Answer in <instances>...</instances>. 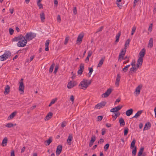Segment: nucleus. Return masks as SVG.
<instances>
[{"instance_id": "nucleus-8", "label": "nucleus", "mask_w": 156, "mask_h": 156, "mask_svg": "<svg viewBox=\"0 0 156 156\" xmlns=\"http://www.w3.org/2000/svg\"><path fill=\"white\" fill-rule=\"evenodd\" d=\"M112 91V90L111 88H109L105 93L103 94L102 95V97L103 98L107 97L111 93Z\"/></svg>"}, {"instance_id": "nucleus-56", "label": "nucleus", "mask_w": 156, "mask_h": 156, "mask_svg": "<svg viewBox=\"0 0 156 156\" xmlns=\"http://www.w3.org/2000/svg\"><path fill=\"white\" fill-rule=\"evenodd\" d=\"M73 13L75 15H76L77 13V9L76 7H74L73 9Z\"/></svg>"}, {"instance_id": "nucleus-11", "label": "nucleus", "mask_w": 156, "mask_h": 156, "mask_svg": "<svg viewBox=\"0 0 156 156\" xmlns=\"http://www.w3.org/2000/svg\"><path fill=\"white\" fill-rule=\"evenodd\" d=\"M126 51V49H125L124 48L122 50V51L119 55V60H120V61L122 60V59H121L122 57L124 56L125 54Z\"/></svg>"}, {"instance_id": "nucleus-31", "label": "nucleus", "mask_w": 156, "mask_h": 156, "mask_svg": "<svg viewBox=\"0 0 156 156\" xmlns=\"http://www.w3.org/2000/svg\"><path fill=\"white\" fill-rule=\"evenodd\" d=\"M16 112H14L11 114L8 118V120H10L13 119L16 114Z\"/></svg>"}, {"instance_id": "nucleus-42", "label": "nucleus", "mask_w": 156, "mask_h": 156, "mask_svg": "<svg viewBox=\"0 0 156 156\" xmlns=\"http://www.w3.org/2000/svg\"><path fill=\"white\" fill-rule=\"evenodd\" d=\"M5 126L8 128H11L14 126V125L12 123H8L5 125Z\"/></svg>"}, {"instance_id": "nucleus-7", "label": "nucleus", "mask_w": 156, "mask_h": 156, "mask_svg": "<svg viewBox=\"0 0 156 156\" xmlns=\"http://www.w3.org/2000/svg\"><path fill=\"white\" fill-rule=\"evenodd\" d=\"M106 102L102 101L98 104L95 106L94 108L96 109H99L103 107L106 104Z\"/></svg>"}, {"instance_id": "nucleus-9", "label": "nucleus", "mask_w": 156, "mask_h": 156, "mask_svg": "<svg viewBox=\"0 0 156 156\" xmlns=\"http://www.w3.org/2000/svg\"><path fill=\"white\" fill-rule=\"evenodd\" d=\"M84 34L83 33H81L78 36L77 41L76 43L78 44L79 43L80 44L82 42V39L83 37Z\"/></svg>"}, {"instance_id": "nucleus-63", "label": "nucleus", "mask_w": 156, "mask_h": 156, "mask_svg": "<svg viewBox=\"0 0 156 156\" xmlns=\"http://www.w3.org/2000/svg\"><path fill=\"white\" fill-rule=\"evenodd\" d=\"M129 58V57L127 56H126L125 57H124V56H122V57L121 59H122H122L126 60L127 58L128 59Z\"/></svg>"}, {"instance_id": "nucleus-53", "label": "nucleus", "mask_w": 156, "mask_h": 156, "mask_svg": "<svg viewBox=\"0 0 156 156\" xmlns=\"http://www.w3.org/2000/svg\"><path fill=\"white\" fill-rule=\"evenodd\" d=\"M58 68V66H56L55 67V69L53 72L54 74H55L57 73Z\"/></svg>"}, {"instance_id": "nucleus-22", "label": "nucleus", "mask_w": 156, "mask_h": 156, "mask_svg": "<svg viewBox=\"0 0 156 156\" xmlns=\"http://www.w3.org/2000/svg\"><path fill=\"white\" fill-rule=\"evenodd\" d=\"M148 47L151 48L153 46V39L151 38L149 40V43L147 46Z\"/></svg>"}, {"instance_id": "nucleus-29", "label": "nucleus", "mask_w": 156, "mask_h": 156, "mask_svg": "<svg viewBox=\"0 0 156 156\" xmlns=\"http://www.w3.org/2000/svg\"><path fill=\"white\" fill-rule=\"evenodd\" d=\"M119 122L120 124V125L121 126H124L125 125V122L124 119L122 118H120L119 120Z\"/></svg>"}, {"instance_id": "nucleus-17", "label": "nucleus", "mask_w": 156, "mask_h": 156, "mask_svg": "<svg viewBox=\"0 0 156 156\" xmlns=\"http://www.w3.org/2000/svg\"><path fill=\"white\" fill-rule=\"evenodd\" d=\"M139 67H138L137 66H136V67L134 66L131 68L130 69V70L129 73V74H132L133 73H134L135 72H136L137 69L139 68Z\"/></svg>"}, {"instance_id": "nucleus-43", "label": "nucleus", "mask_w": 156, "mask_h": 156, "mask_svg": "<svg viewBox=\"0 0 156 156\" xmlns=\"http://www.w3.org/2000/svg\"><path fill=\"white\" fill-rule=\"evenodd\" d=\"M52 139L51 137H50L49 139L47 140L46 141V142H47L48 143V145H49L52 142Z\"/></svg>"}, {"instance_id": "nucleus-41", "label": "nucleus", "mask_w": 156, "mask_h": 156, "mask_svg": "<svg viewBox=\"0 0 156 156\" xmlns=\"http://www.w3.org/2000/svg\"><path fill=\"white\" fill-rule=\"evenodd\" d=\"M88 69L89 70V76L88 77H90V76L91 75V74L93 72V69L92 68H89Z\"/></svg>"}, {"instance_id": "nucleus-46", "label": "nucleus", "mask_w": 156, "mask_h": 156, "mask_svg": "<svg viewBox=\"0 0 156 156\" xmlns=\"http://www.w3.org/2000/svg\"><path fill=\"white\" fill-rule=\"evenodd\" d=\"M69 39V37L68 36H67L66 37V38L65 39V41L64 42V44L66 45L68 43V41Z\"/></svg>"}, {"instance_id": "nucleus-20", "label": "nucleus", "mask_w": 156, "mask_h": 156, "mask_svg": "<svg viewBox=\"0 0 156 156\" xmlns=\"http://www.w3.org/2000/svg\"><path fill=\"white\" fill-rule=\"evenodd\" d=\"M53 114L51 112H49L47 115L44 118L45 120H48L50 119L52 116Z\"/></svg>"}, {"instance_id": "nucleus-40", "label": "nucleus", "mask_w": 156, "mask_h": 156, "mask_svg": "<svg viewBox=\"0 0 156 156\" xmlns=\"http://www.w3.org/2000/svg\"><path fill=\"white\" fill-rule=\"evenodd\" d=\"M136 147H135L134 149L132 151V153L133 155L135 156L136 155Z\"/></svg>"}, {"instance_id": "nucleus-45", "label": "nucleus", "mask_w": 156, "mask_h": 156, "mask_svg": "<svg viewBox=\"0 0 156 156\" xmlns=\"http://www.w3.org/2000/svg\"><path fill=\"white\" fill-rule=\"evenodd\" d=\"M109 144H107L104 147V149L105 151H106L109 148Z\"/></svg>"}, {"instance_id": "nucleus-59", "label": "nucleus", "mask_w": 156, "mask_h": 156, "mask_svg": "<svg viewBox=\"0 0 156 156\" xmlns=\"http://www.w3.org/2000/svg\"><path fill=\"white\" fill-rule=\"evenodd\" d=\"M103 118V116H98V121H101L102 120Z\"/></svg>"}, {"instance_id": "nucleus-34", "label": "nucleus", "mask_w": 156, "mask_h": 156, "mask_svg": "<svg viewBox=\"0 0 156 156\" xmlns=\"http://www.w3.org/2000/svg\"><path fill=\"white\" fill-rule=\"evenodd\" d=\"M130 40L129 39H128L126 41L125 43V44L124 45L125 47L124 48V49H126L127 48V47L129 45V44L130 42Z\"/></svg>"}, {"instance_id": "nucleus-12", "label": "nucleus", "mask_w": 156, "mask_h": 156, "mask_svg": "<svg viewBox=\"0 0 156 156\" xmlns=\"http://www.w3.org/2000/svg\"><path fill=\"white\" fill-rule=\"evenodd\" d=\"M62 149V146L59 145L57 146L56 151V154L57 156L59 155L61 152Z\"/></svg>"}, {"instance_id": "nucleus-19", "label": "nucleus", "mask_w": 156, "mask_h": 156, "mask_svg": "<svg viewBox=\"0 0 156 156\" xmlns=\"http://www.w3.org/2000/svg\"><path fill=\"white\" fill-rule=\"evenodd\" d=\"M95 140L96 138L95 136H93L91 137V140L89 142V146L90 147H91L93 145L95 141Z\"/></svg>"}, {"instance_id": "nucleus-38", "label": "nucleus", "mask_w": 156, "mask_h": 156, "mask_svg": "<svg viewBox=\"0 0 156 156\" xmlns=\"http://www.w3.org/2000/svg\"><path fill=\"white\" fill-rule=\"evenodd\" d=\"M55 66V64L54 63H53L50 66L49 70V72L50 73H51L53 70V68Z\"/></svg>"}, {"instance_id": "nucleus-33", "label": "nucleus", "mask_w": 156, "mask_h": 156, "mask_svg": "<svg viewBox=\"0 0 156 156\" xmlns=\"http://www.w3.org/2000/svg\"><path fill=\"white\" fill-rule=\"evenodd\" d=\"M49 40H47L45 44V50L46 51H48L49 50L48 49V46L49 45Z\"/></svg>"}, {"instance_id": "nucleus-39", "label": "nucleus", "mask_w": 156, "mask_h": 156, "mask_svg": "<svg viewBox=\"0 0 156 156\" xmlns=\"http://www.w3.org/2000/svg\"><path fill=\"white\" fill-rule=\"evenodd\" d=\"M114 112L115 115H114L115 116V119H113V121L115 120L117 118V117L119 116L120 115V113L119 112Z\"/></svg>"}, {"instance_id": "nucleus-28", "label": "nucleus", "mask_w": 156, "mask_h": 156, "mask_svg": "<svg viewBox=\"0 0 156 156\" xmlns=\"http://www.w3.org/2000/svg\"><path fill=\"white\" fill-rule=\"evenodd\" d=\"M75 85H76L74 84V83L70 82L68 83L67 87L69 89H71Z\"/></svg>"}, {"instance_id": "nucleus-23", "label": "nucleus", "mask_w": 156, "mask_h": 156, "mask_svg": "<svg viewBox=\"0 0 156 156\" xmlns=\"http://www.w3.org/2000/svg\"><path fill=\"white\" fill-rule=\"evenodd\" d=\"M72 138L73 136L72 135L69 134L68 136L67 141V143L68 145H70L71 144L72 140Z\"/></svg>"}, {"instance_id": "nucleus-36", "label": "nucleus", "mask_w": 156, "mask_h": 156, "mask_svg": "<svg viewBox=\"0 0 156 156\" xmlns=\"http://www.w3.org/2000/svg\"><path fill=\"white\" fill-rule=\"evenodd\" d=\"M130 66V65L126 66L124 68L122 69V71H123L124 72H126L128 70V69Z\"/></svg>"}, {"instance_id": "nucleus-16", "label": "nucleus", "mask_w": 156, "mask_h": 156, "mask_svg": "<svg viewBox=\"0 0 156 156\" xmlns=\"http://www.w3.org/2000/svg\"><path fill=\"white\" fill-rule=\"evenodd\" d=\"M143 59L141 58H139L138 59L137 63L136 66L138 67H139L140 66H141L143 63Z\"/></svg>"}, {"instance_id": "nucleus-58", "label": "nucleus", "mask_w": 156, "mask_h": 156, "mask_svg": "<svg viewBox=\"0 0 156 156\" xmlns=\"http://www.w3.org/2000/svg\"><path fill=\"white\" fill-rule=\"evenodd\" d=\"M104 140L102 138H101L100 139L99 141H98V143L100 144H101L102 143L104 142Z\"/></svg>"}, {"instance_id": "nucleus-32", "label": "nucleus", "mask_w": 156, "mask_h": 156, "mask_svg": "<svg viewBox=\"0 0 156 156\" xmlns=\"http://www.w3.org/2000/svg\"><path fill=\"white\" fill-rule=\"evenodd\" d=\"M142 86L141 85L138 86L136 89V93L139 94L140 92V90L142 88Z\"/></svg>"}, {"instance_id": "nucleus-30", "label": "nucleus", "mask_w": 156, "mask_h": 156, "mask_svg": "<svg viewBox=\"0 0 156 156\" xmlns=\"http://www.w3.org/2000/svg\"><path fill=\"white\" fill-rule=\"evenodd\" d=\"M105 59V57L102 58H101V59L99 61V62L98 64V67H100L101 66L102 64H103V62H104Z\"/></svg>"}, {"instance_id": "nucleus-61", "label": "nucleus", "mask_w": 156, "mask_h": 156, "mask_svg": "<svg viewBox=\"0 0 156 156\" xmlns=\"http://www.w3.org/2000/svg\"><path fill=\"white\" fill-rule=\"evenodd\" d=\"M120 100L121 98H117L115 101V105L116 104V102H119L120 101Z\"/></svg>"}, {"instance_id": "nucleus-44", "label": "nucleus", "mask_w": 156, "mask_h": 156, "mask_svg": "<svg viewBox=\"0 0 156 156\" xmlns=\"http://www.w3.org/2000/svg\"><path fill=\"white\" fill-rule=\"evenodd\" d=\"M152 26L153 23H151L149 25V26L148 28V31H149L150 32H151L152 30Z\"/></svg>"}, {"instance_id": "nucleus-3", "label": "nucleus", "mask_w": 156, "mask_h": 156, "mask_svg": "<svg viewBox=\"0 0 156 156\" xmlns=\"http://www.w3.org/2000/svg\"><path fill=\"white\" fill-rule=\"evenodd\" d=\"M36 36V34L31 32H28L27 33L25 36V39H27V41L32 40Z\"/></svg>"}, {"instance_id": "nucleus-57", "label": "nucleus", "mask_w": 156, "mask_h": 156, "mask_svg": "<svg viewBox=\"0 0 156 156\" xmlns=\"http://www.w3.org/2000/svg\"><path fill=\"white\" fill-rule=\"evenodd\" d=\"M101 131V134L102 135H103L105 134L106 132V129L105 128H103L102 129Z\"/></svg>"}, {"instance_id": "nucleus-6", "label": "nucleus", "mask_w": 156, "mask_h": 156, "mask_svg": "<svg viewBox=\"0 0 156 156\" xmlns=\"http://www.w3.org/2000/svg\"><path fill=\"white\" fill-rule=\"evenodd\" d=\"M24 36L22 35V34H20L18 35V36L15 37L14 38H13L12 39V42H17L20 41L21 40L23 39Z\"/></svg>"}, {"instance_id": "nucleus-2", "label": "nucleus", "mask_w": 156, "mask_h": 156, "mask_svg": "<svg viewBox=\"0 0 156 156\" xmlns=\"http://www.w3.org/2000/svg\"><path fill=\"white\" fill-rule=\"evenodd\" d=\"M11 55V53L9 51H6L3 55L0 56V60L2 61L5 60L10 57Z\"/></svg>"}, {"instance_id": "nucleus-27", "label": "nucleus", "mask_w": 156, "mask_h": 156, "mask_svg": "<svg viewBox=\"0 0 156 156\" xmlns=\"http://www.w3.org/2000/svg\"><path fill=\"white\" fill-rule=\"evenodd\" d=\"M133 113V110L132 109H130L126 111V115L128 116H130Z\"/></svg>"}, {"instance_id": "nucleus-60", "label": "nucleus", "mask_w": 156, "mask_h": 156, "mask_svg": "<svg viewBox=\"0 0 156 156\" xmlns=\"http://www.w3.org/2000/svg\"><path fill=\"white\" fill-rule=\"evenodd\" d=\"M92 54V52L91 51H89L88 53L87 56L90 57L91 55Z\"/></svg>"}, {"instance_id": "nucleus-54", "label": "nucleus", "mask_w": 156, "mask_h": 156, "mask_svg": "<svg viewBox=\"0 0 156 156\" xmlns=\"http://www.w3.org/2000/svg\"><path fill=\"white\" fill-rule=\"evenodd\" d=\"M74 99L73 96V95H71L70 98V100L72 101V104H73L74 103Z\"/></svg>"}, {"instance_id": "nucleus-50", "label": "nucleus", "mask_w": 156, "mask_h": 156, "mask_svg": "<svg viewBox=\"0 0 156 156\" xmlns=\"http://www.w3.org/2000/svg\"><path fill=\"white\" fill-rule=\"evenodd\" d=\"M37 5L39 7V9H43V5H42L40 3H37Z\"/></svg>"}, {"instance_id": "nucleus-37", "label": "nucleus", "mask_w": 156, "mask_h": 156, "mask_svg": "<svg viewBox=\"0 0 156 156\" xmlns=\"http://www.w3.org/2000/svg\"><path fill=\"white\" fill-rule=\"evenodd\" d=\"M136 142V140L135 139H133L132 141V142L131 145H130V148H134L135 147V144Z\"/></svg>"}, {"instance_id": "nucleus-35", "label": "nucleus", "mask_w": 156, "mask_h": 156, "mask_svg": "<svg viewBox=\"0 0 156 156\" xmlns=\"http://www.w3.org/2000/svg\"><path fill=\"white\" fill-rule=\"evenodd\" d=\"M120 35H121V32H119L116 36V37H115L116 40L115 41V42L117 43L119 42V37H120Z\"/></svg>"}, {"instance_id": "nucleus-62", "label": "nucleus", "mask_w": 156, "mask_h": 156, "mask_svg": "<svg viewBox=\"0 0 156 156\" xmlns=\"http://www.w3.org/2000/svg\"><path fill=\"white\" fill-rule=\"evenodd\" d=\"M119 2H116V4L117 5V6L119 7V8L120 9H121L122 8V5H120L118 3Z\"/></svg>"}, {"instance_id": "nucleus-10", "label": "nucleus", "mask_w": 156, "mask_h": 156, "mask_svg": "<svg viewBox=\"0 0 156 156\" xmlns=\"http://www.w3.org/2000/svg\"><path fill=\"white\" fill-rule=\"evenodd\" d=\"M123 107L122 105H119L111 109L110 112H116L120 110Z\"/></svg>"}, {"instance_id": "nucleus-51", "label": "nucleus", "mask_w": 156, "mask_h": 156, "mask_svg": "<svg viewBox=\"0 0 156 156\" xmlns=\"http://www.w3.org/2000/svg\"><path fill=\"white\" fill-rule=\"evenodd\" d=\"M103 27H104L103 26H101L98 29L97 31L96 32V33H97L98 32L101 31L103 29Z\"/></svg>"}, {"instance_id": "nucleus-52", "label": "nucleus", "mask_w": 156, "mask_h": 156, "mask_svg": "<svg viewBox=\"0 0 156 156\" xmlns=\"http://www.w3.org/2000/svg\"><path fill=\"white\" fill-rule=\"evenodd\" d=\"M57 98H55V99H52L51 102V103L53 104L55 103V102L57 101Z\"/></svg>"}, {"instance_id": "nucleus-13", "label": "nucleus", "mask_w": 156, "mask_h": 156, "mask_svg": "<svg viewBox=\"0 0 156 156\" xmlns=\"http://www.w3.org/2000/svg\"><path fill=\"white\" fill-rule=\"evenodd\" d=\"M151 125L150 122H147L146 123L144 128L143 129L144 131L150 129Z\"/></svg>"}, {"instance_id": "nucleus-49", "label": "nucleus", "mask_w": 156, "mask_h": 156, "mask_svg": "<svg viewBox=\"0 0 156 156\" xmlns=\"http://www.w3.org/2000/svg\"><path fill=\"white\" fill-rule=\"evenodd\" d=\"M128 130V128H126L124 130V135L125 136H126L127 134Z\"/></svg>"}, {"instance_id": "nucleus-1", "label": "nucleus", "mask_w": 156, "mask_h": 156, "mask_svg": "<svg viewBox=\"0 0 156 156\" xmlns=\"http://www.w3.org/2000/svg\"><path fill=\"white\" fill-rule=\"evenodd\" d=\"M91 81H88L86 79H84L80 83L79 87L82 89L85 90L90 84Z\"/></svg>"}, {"instance_id": "nucleus-21", "label": "nucleus", "mask_w": 156, "mask_h": 156, "mask_svg": "<svg viewBox=\"0 0 156 156\" xmlns=\"http://www.w3.org/2000/svg\"><path fill=\"white\" fill-rule=\"evenodd\" d=\"M120 78L121 77L118 74H117V78H116L115 83V85L117 87H118L119 86V82L120 80Z\"/></svg>"}, {"instance_id": "nucleus-55", "label": "nucleus", "mask_w": 156, "mask_h": 156, "mask_svg": "<svg viewBox=\"0 0 156 156\" xmlns=\"http://www.w3.org/2000/svg\"><path fill=\"white\" fill-rule=\"evenodd\" d=\"M9 30L10 34L11 35H12L13 34V33L14 32V30L12 29L11 28L9 29Z\"/></svg>"}, {"instance_id": "nucleus-15", "label": "nucleus", "mask_w": 156, "mask_h": 156, "mask_svg": "<svg viewBox=\"0 0 156 156\" xmlns=\"http://www.w3.org/2000/svg\"><path fill=\"white\" fill-rule=\"evenodd\" d=\"M145 49L144 48H143L139 53V55L140 56V57L139 58H143L145 54Z\"/></svg>"}, {"instance_id": "nucleus-26", "label": "nucleus", "mask_w": 156, "mask_h": 156, "mask_svg": "<svg viewBox=\"0 0 156 156\" xmlns=\"http://www.w3.org/2000/svg\"><path fill=\"white\" fill-rule=\"evenodd\" d=\"M7 142H8L7 138L6 137L4 138L2 141V145L3 147H4V146H6L7 144Z\"/></svg>"}, {"instance_id": "nucleus-24", "label": "nucleus", "mask_w": 156, "mask_h": 156, "mask_svg": "<svg viewBox=\"0 0 156 156\" xmlns=\"http://www.w3.org/2000/svg\"><path fill=\"white\" fill-rule=\"evenodd\" d=\"M10 88V87L8 85L6 86L5 88V91L4 92V94L5 95L9 93Z\"/></svg>"}, {"instance_id": "nucleus-64", "label": "nucleus", "mask_w": 156, "mask_h": 156, "mask_svg": "<svg viewBox=\"0 0 156 156\" xmlns=\"http://www.w3.org/2000/svg\"><path fill=\"white\" fill-rule=\"evenodd\" d=\"M9 11L10 12L11 14H12L13 13L14 11V9L12 8V9H9Z\"/></svg>"}, {"instance_id": "nucleus-25", "label": "nucleus", "mask_w": 156, "mask_h": 156, "mask_svg": "<svg viewBox=\"0 0 156 156\" xmlns=\"http://www.w3.org/2000/svg\"><path fill=\"white\" fill-rule=\"evenodd\" d=\"M143 111L142 110H140L138 111L135 115L132 118H135L137 119L142 114Z\"/></svg>"}, {"instance_id": "nucleus-48", "label": "nucleus", "mask_w": 156, "mask_h": 156, "mask_svg": "<svg viewBox=\"0 0 156 156\" xmlns=\"http://www.w3.org/2000/svg\"><path fill=\"white\" fill-rule=\"evenodd\" d=\"M67 122L66 121H64L61 124V126L62 127H64L66 125Z\"/></svg>"}, {"instance_id": "nucleus-47", "label": "nucleus", "mask_w": 156, "mask_h": 156, "mask_svg": "<svg viewBox=\"0 0 156 156\" xmlns=\"http://www.w3.org/2000/svg\"><path fill=\"white\" fill-rule=\"evenodd\" d=\"M40 17L41 20H44L45 19V17H44V13L43 12L41 13L40 14Z\"/></svg>"}, {"instance_id": "nucleus-5", "label": "nucleus", "mask_w": 156, "mask_h": 156, "mask_svg": "<svg viewBox=\"0 0 156 156\" xmlns=\"http://www.w3.org/2000/svg\"><path fill=\"white\" fill-rule=\"evenodd\" d=\"M20 86L19 88V91H20L22 92V93L24 92V85L23 83V79H21L19 82ZM21 94L22 93H21Z\"/></svg>"}, {"instance_id": "nucleus-14", "label": "nucleus", "mask_w": 156, "mask_h": 156, "mask_svg": "<svg viewBox=\"0 0 156 156\" xmlns=\"http://www.w3.org/2000/svg\"><path fill=\"white\" fill-rule=\"evenodd\" d=\"M84 64H81L80 66V69L78 71V74H81L84 69Z\"/></svg>"}, {"instance_id": "nucleus-4", "label": "nucleus", "mask_w": 156, "mask_h": 156, "mask_svg": "<svg viewBox=\"0 0 156 156\" xmlns=\"http://www.w3.org/2000/svg\"><path fill=\"white\" fill-rule=\"evenodd\" d=\"M27 39H25V37L24 39L20 41L17 44V45L19 47H23L25 46L27 43Z\"/></svg>"}, {"instance_id": "nucleus-18", "label": "nucleus", "mask_w": 156, "mask_h": 156, "mask_svg": "<svg viewBox=\"0 0 156 156\" xmlns=\"http://www.w3.org/2000/svg\"><path fill=\"white\" fill-rule=\"evenodd\" d=\"M144 149V147H142L140 148L138 154V156H140L141 155V156H145L146 154L145 153H144L142 154Z\"/></svg>"}]
</instances>
